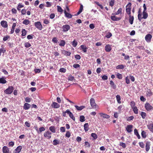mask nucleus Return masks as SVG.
Here are the masks:
<instances>
[{
  "label": "nucleus",
  "instance_id": "37",
  "mask_svg": "<svg viewBox=\"0 0 153 153\" xmlns=\"http://www.w3.org/2000/svg\"><path fill=\"white\" fill-rule=\"evenodd\" d=\"M77 43V42L75 40H74V41L71 42L72 45L74 47H75L76 46Z\"/></svg>",
  "mask_w": 153,
  "mask_h": 153
},
{
  "label": "nucleus",
  "instance_id": "31",
  "mask_svg": "<svg viewBox=\"0 0 153 153\" xmlns=\"http://www.w3.org/2000/svg\"><path fill=\"white\" fill-rule=\"evenodd\" d=\"M22 23L25 25H27L30 23V22L28 19H26L23 21Z\"/></svg>",
  "mask_w": 153,
  "mask_h": 153
},
{
  "label": "nucleus",
  "instance_id": "9",
  "mask_svg": "<svg viewBox=\"0 0 153 153\" xmlns=\"http://www.w3.org/2000/svg\"><path fill=\"white\" fill-rule=\"evenodd\" d=\"M22 149V147L21 146H18L14 151V153H19Z\"/></svg>",
  "mask_w": 153,
  "mask_h": 153
},
{
  "label": "nucleus",
  "instance_id": "45",
  "mask_svg": "<svg viewBox=\"0 0 153 153\" xmlns=\"http://www.w3.org/2000/svg\"><path fill=\"white\" fill-rule=\"evenodd\" d=\"M116 76L117 78L119 79H121L122 78V75L121 74L117 73L116 74Z\"/></svg>",
  "mask_w": 153,
  "mask_h": 153
},
{
  "label": "nucleus",
  "instance_id": "38",
  "mask_svg": "<svg viewBox=\"0 0 153 153\" xmlns=\"http://www.w3.org/2000/svg\"><path fill=\"white\" fill-rule=\"evenodd\" d=\"M116 99L118 103H120L121 102L120 101L121 98L120 96L119 95H117Z\"/></svg>",
  "mask_w": 153,
  "mask_h": 153
},
{
  "label": "nucleus",
  "instance_id": "42",
  "mask_svg": "<svg viewBox=\"0 0 153 153\" xmlns=\"http://www.w3.org/2000/svg\"><path fill=\"white\" fill-rule=\"evenodd\" d=\"M141 135L142 137L145 138L146 137V133L145 131H142L141 132Z\"/></svg>",
  "mask_w": 153,
  "mask_h": 153
},
{
  "label": "nucleus",
  "instance_id": "57",
  "mask_svg": "<svg viewBox=\"0 0 153 153\" xmlns=\"http://www.w3.org/2000/svg\"><path fill=\"white\" fill-rule=\"evenodd\" d=\"M26 12V10L25 9H23L21 10V15H24L25 14Z\"/></svg>",
  "mask_w": 153,
  "mask_h": 153
},
{
  "label": "nucleus",
  "instance_id": "56",
  "mask_svg": "<svg viewBox=\"0 0 153 153\" xmlns=\"http://www.w3.org/2000/svg\"><path fill=\"white\" fill-rule=\"evenodd\" d=\"M85 146L86 147H89L90 146V145L88 141H85Z\"/></svg>",
  "mask_w": 153,
  "mask_h": 153
},
{
  "label": "nucleus",
  "instance_id": "12",
  "mask_svg": "<svg viewBox=\"0 0 153 153\" xmlns=\"http://www.w3.org/2000/svg\"><path fill=\"white\" fill-rule=\"evenodd\" d=\"M51 106L54 108H58L60 107V105L58 103L53 102L51 105Z\"/></svg>",
  "mask_w": 153,
  "mask_h": 153
},
{
  "label": "nucleus",
  "instance_id": "58",
  "mask_svg": "<svg viewBox=\"0 0 153 153\" xmlns=\"http://www.w3.org/2000/svg\"><path fill=\"white\" fill-rule=\"evenodd\" d=\"M120 146H122L123 148H125L126 147V145L125 143H120Z\"/></svg>",
  "mask_w": 153,
  "mask_h": 153
},
{
  "label": "nucleus",
  "instance_id": "19",
  "mask_svg": "<svg viewBox=\"0 0 153 153\" xmlns=\"http://www.w3.org/2000/svg\"><path fill=\"white\" fill-rule=\"evenodd\" d=\"M111 19L114 21H117L120 19L121 18L119 17H117L115 16H111Z\"/></svg>",
  "mask_w": 153,
  "mask_h": 153
},
{
  "label": "nucleus",
  "instance_id": "11",
  "mask_svg": "<svg viewBox=\"0 0 153 153\" xmlns=\"http://www.w3.org/2000/svg\"><path fill=\"white\" fill-rule=\"evenodd\" d=\"M133 128V126L132 125H128L126 127V130L128 133H130L132 131V129Z\"/></svg>",
  "mask_w": 153,
  "mask_h": 153
},
{
  "label": "nucleus",
  "instance_id": "16",
  "mask_svg": "<svg viewBox=\"0 0 153 153\" xmlns=\"http://www.w3.org/2000/svg\"><path fill=\"white\" fill-rule=\"evenodd\" d=\"M30 107V104L26 103L24 105L23 108L24 109L27 110Z\"/></svg>",
  "mask_w": 153,
  "mask_h": 153
},
{
  "label": "nucleus",
  "instance_id": "29",
  "mask_svg": "<svg viewBox=\"0 0 153 153\" xmlns=\"http://www.w3.org/2000/svg\"><path fill=\"white\" fill-rule=\"evenodd\" d=\"M143 17L142 18L143 19H146L148 17V14L146 12L143 11Z\"/></svg>",
  "mask_w": 153,
  "mask_h": 153
},
{
  "label": "nucleus",
  "instance_id": "14",
  "mask_svg": "<svg viewBox=\"0 0 153 153\" xmlns=\"http://www.w3.org/2000/svg\"><path fill=\"white\" fill-rule=\"evenodd\" d=\"M111 50V45H106L105 47V50L106 52H109Z\"/></svg>",
  "mask_w": 153,
  "mask_h": 153
},
{
  "label": "nucleus",
  "instance_id": "52",
  "mask_svg": "<svg viewBox=\"0 0 153 153\" xmlns=\"http://www.w3.org/2000/svg\"><path fill=\"white\" fill-rule=\"evenodd\" d=\"M25 47L28 48L30 47L31 46V45L30 43L27 42L25 43Z\"/></svg>",
  "mask_w": 153,
  "mask_h": 153
},
{
  "label": "nucleus",
  "instance_id": "28",
  "mask_svg": "<svg viewBox=\"0 0 153 153\" xmlns=\"http://www.w3.org/2000/svg\"><path fill=\"white\" fill-rule=\"evenodd\" d=\"M84 129L85 131H88V123H86L84 125Z\"/></svg>",
  "mask_w": 153,
  "mask_h": 153
},
{
  "label": "nucleus",
  "instance_id": "1",
  "mask_svg": "<svg viewBox=\"0 0 153 153\" xmlns=\"http://www.w3.org/2000/svg\"><path fill=\"white\" fill-rule=\"evenodd\" d=\"M14 88L13 86H9L4 91V92L7 94H11L13 92Z\"/></svg>",
  "mask_w": 153,
  "mask_h": 153
},
{
  "label": "nucleus",
  "instance_id": "26",
  "mask_svg": "<svg viewBox=\"0 0 153 153\" xmlns=\"http://www.w3.org/2000/svg\"><path fill=\"white\" fill-rule=\"evenodd\" d=\"M134 134L137 136V138L138 139H140V136L139 135V133L138 132L136 128L134 130Z\"/></svg>",
  "mask_w": 153,
  "mask_h": 153
},
{
  "label": "nucleus",
  "instance_id": "47",
  "mask_svg": "<svg viewBox=\"0 0 153 153\" xmlns=\"http://www.w3.org/2000/svg\"><path fill=\"white\" fill-rule=\"evenodd\" d=\"M131 8L129 7L127 8L126 9V12L128 15L131 14Z\"/></svg>",
  "mask_w": 153,
  "mask_h": 153
},
{
  "label": "nucleus",
  "instance_id": "22",
  "mask_svg": "<svg viewBox=\"0 0 153 153\" xmlns=\"http://www.w3.org/2000/svg\"><path fill=\"white\" fill-rule=\"evenodd\" d=\"M75 107L77 110L81 111L85 107L84 106H79L77 105H75Z\"/></svg>",
  "mask_w": 153,
  "mask_h": 153
},
{
  "label": "nucleus",
  "instance_id": "48",
  "mask_svg": "<svg viewBox=\"0 0 153 153\" xmlns=\"http://www.w3.org/2000/svg\"><path fill=\"white\" fill-rule=\"evenodd\" d=\"M112 36L111 33L110 32H108L105 36V37L107 38H109Z\"/></svg>",
  "mask_w": 153,
  "mask_h": 153
},
{
  "label": "nucleus",
  "instance_id": "53",
  "mask_svg": "<svg viewBox=\"0 0 153 153\" xmlns=\"http://www.w3.org/2000/svg\"><path fill=\"white\" fill-rule=\"evenodd\" d=\"M52 41L54 43H57L58 40L56 37H53L52 39Z\"/></svg>",
  "mask_w": 153,
  "mask_h": 153
},
{
  "label": "nucleus",
  "instance_id": "7",
  "mask_svg": "<svg viewBox=\"0 0 153 153\" xmlns=\"http://www.w3.org/2000/svg\"><path fill=\"white\" fill-rule=\"evenodd\" d=\"M152 37V35L150 34H148L146 36L145 39L147 42H149L151 41Z\"/></svg>",
  "mask_w": 153,
  "mask_h": 153
},
{
  "label": "nucleus",
  "instance_id": "49",
  "mask_svg": "<svg viewBox=\"0 0 153 153\" xmlns=\"http://www.w3.org/2000/svg\"><path fill=\"white\" fill-rule=\"evenodd\" d=\"M110 84L113 86V87L114 88H115L116 87V85H115V84L114 83V82L112 81H110Z\"/></svg>",
  "mask_w": 153,
  "mask_h": 153
},
{
  "label": "nucleus",
  "instance_id": "43",
  "mask_svg": "<svg viewBox=\"0 0 153 153\" xmlns=\"http://www.w3.org/2000/svg\"><path fill=\"white\" fill-rule=\"evenodd\" d=\"M140 115L143 119H145L146 116V113L143 112H141L140 113Z\"/></svg>",
  "mask_w": 153,
  "mask_h": 153
},
{
  "label": "nucleus",
  "instance_id": "35",
  "mask_svg": "<svg viewBox=\"0 0 153 153\" xmlns=\"http://www.w3.org/2000/svg\"><path fill=\"white\" fill-rule=\"evenodd\" d=\"M65 44V41L64 40H61L59 45L61 46H64Z\"/></svg>",
  "mask_w": 153,
  "mask_h": 153
},
{
  "label": "nucleus",
  "instance_id": "33",
  "mask_svg": "<svg viewBox=\"0 0 153 153\" xmlns=\"http://www.w3.org/2000/svg\"><path fill=\"white\" fill-rule=\"evenodd\" d=\"M125 66L123 65H119L116 67V68L117 69H123L124 68Z\"/></svg>",
  "mask_w": 153,
  "mask_h": 153
},
{
  "label": "nucleus",
  "instance_id": "27",
  "mask_svg": "<svg viewBox=\"0 0 153 153\" xmlns=\"http://www.w3.org/2000/svg\"><path fill=\"white\" fill-rule=\"evenodd\" d=\"M16 23H13V25L12 26V28L10 31V33L12 34L14 32V29H15V27L16 26Z\"/></svg>",
  "mask_w": 153,
  "mask_h": 153
},
{
  "label": "nucleus",
  "instance_id": "41",
  "mask_svg": "<svg viewBox=\"0 0 153 153\" xmlns=\"http://www.w3.org/2000/svg\"><path fill=\"white\" fill-rule=\"evenodd\" d=\"M120 112H114V116L115 118H117L118 117V114H120Z\"/></svg>",
  "mask_w": 153,
  "mask_h": 153
},
{
  "label": "nucleus",
  "instance_id": "64",
  "mask_svg": "<svg viewBox=\"0 0 153 153\" xmlns=\"http://www.w3.org/2000/svg\"><path fill=\"white\" fill-rule=\"evenodd\" d=\"M75 58L77 60H79L81 59V56L79 55H76L75 56Z\"/></svg>",
  "mask_w": 153,
  "mask_h": 153
},
{
  "label": "nucleus",
  "instance_id": "17",
  "mask_svg": "<svg viewBox=\"0 0 153 153\" xmlns=\"http://www.w3.org/2000/svg\"><path fill=\"white\" fill-rule=\"evenodd\" d=\"M100 114L101 117H103L104 118L108 119L110 117L109 116L105 114L100 113Z\"/></svg>",
  "mask_w": 153,
  "mask_h": 153
},
{
  "label": "nucleus",
  "instance_id": "40",
  "mask_svg": "<svg viewBox=\"0 0 153 153\" xmlns=\"http://www.w3.org/2000/svg\"><path fill=\"white\" fill-rule=\"evenodd\" d=\"M91 136L95 140L97 139L98 137L97 135L96 134H95L94 133H91Z\"/></svg>",
  "mask_w": 153,
  "mask_h": 153
},
{
  "label": "nucleus",
  "instance_id": "15",
  "mask_svg": "<svg viewBox=\"0 0 153 153\" xmlns=\"http://www.w3.org/2000/svg\"><path fill=\"white\" fill-rule=\"evenodd\" d=\"M148 128L152 132H153V123L149 124L147 125Z\"/></svg>",
  "mask_w": 153,
  "mask_h": 153
},
{
  "label": "nucleus",
  "instance_id": "55",
  "mask_svg": "<svg viewBox=\"0 0 153 153\" xmlns=\"http://www.w3.org/2000/svg\"><path fill=\"white\" fill-rule=\"evenodd\" d=\"M57 10L59 12H62L63 11V10L61 7L59 6H57Z\"/></svg>",
  "mask_w": 153,
  "mask_h": 153
},
{
  "label": "nucleus",
  "instance_id": "30",
  "mask_svg": "<svg viewBox=\"0 0 153 153\" xmlns=\"http://www.w3.org/2000/svg\"><path fill=\"white\" fill-rule=\"evenodd\" d=\"M124 108V106L123 105H121L118 106L117 108V110L118 112H120L121 113V111Z\"/></svg>",
  "mask_w": 153,
  "mask_h": 153
},
{
  "label": "nucleus",
  "instance_id": "32",
  "mask_svg": "<svg viewBox=\"0 0 153 153\" xmlns=\"http://www.w3.org/2000/svg\"><path fill=\"white\" fill-rule=\"evenodd\" d=\"M49 130L53 133L56 132L55 127L54 126H51L49 127Z\"/></svg>",
  "mask_w": 153,
  "mask_h": 153
},
{
  "label": "nucleus",
  "instance_id": "5",
  "mask_svg": "<svg viewBox=\"0 0 153 153\" xmlns=\"http://www.w3.org/2000/svg\"><path fill=\"white\" fill-rule=\"evenodd\" d=\"M70 26L68 25H63L62 27V31L64 32L68 31L70 29Z\"/></svg>",
  "mask_w": 153,
  "mask_h": 153
},
{
  "label": "nucleus",
  "instance_id": "20",
  "mask_svg": "<svg viewBox=\"0 0 153 153\" xmlns=\"http://www.w3.org/2000/svg\"><path fill=\"white\" fill-rule=\"evenodd\" d=\"M7 82L4 77H3L0 78V83L4 84L6 83Z\"/></svg>",
  "mask_w": 153,
  "mask_h": 153
},
{
  "label": "nucleus",
  "instance_id": "3",
  "mask_svg": "<svg viewBox=\"0 0 153 153\" xmlns=\"http://www.w3.org/2000/svg\"><path fill=\"white\" fill-rule=\"evenodd\" d=\"M34 25L39 30H41L43 27L42 26L39 22H37L34 23Z\"/></svg>",
  "mask_w": 153,
  "mask_h": 153
},
{
  "label": "nucleus",
  "instance_id": "6",
  "mask_svg": "<svg viewBox=\"0 0 153 153\" xmlns=\"http://www.w3.org/2000/svg\"><path fill=\"white\" fill-rule=\"evenodd\" d=\"M51 133L49 131H47L46 132H45L44 134V137H45L47 138L48 139H50L51 137Z\"/></svg>",
  "mask_w": 153,
  "mask_h": 153
},
{
  "label": "nucleus",
  "instance_id": "46",
  "mask_svg": "<svg viewBox=\"0 0 153 153\" xmlns=\"http://www.w3.org/2000/svg\"><path fill=\"white\" fill-rule=\"evenodd\" d=\"M140 10H139V11H138V13H139V14H138V19L140 21H141L142 18H143L142 17V14L141 13H140Z\"/></svg>",
  "mask_w": 153,
  "mask_h": 153
},
{
  "label": "nucleus",
  "instance_id": "60",
  "mask_svg": "<svg viewBox=\"0 0 153 153\" xmlns=\"http://www.w3.org/2000/svg\"><path fill=\"white\" fill-rule=\"evenodd\" d=\"M139 145L140 146L141 148H144V145L143 142H140L139 143Z\"/></svg>",
  "mask_w": 153,
  "mask_h": 153
},
{
  "label": "nucleus",
  "instance_id": "10",
  "mask_svg": "<svg viewBox=\"0 0 153 153\" xmlns=\"http://www.w3.org/2000/svg\"><path fill=\"white\" fill-rule=\"evenodd\" d=\"M80 50H82L84 53H86L88 48L85 45H81L80 46Z\"/></svg>",
  "mask_w": 153,
  "mask_h": 153
},
{
  "label": "nucleus",
  "instance_id": "34",
  "mask_svg": "<svg viewBox=\"0 0 153 153\" xmlns=\"http://www.w3.org/2000/svg\"><path fill=\"white\" fill-rule=\"evenodd\" d=\"M27 31L26 30L24 29H22V36H25L27 34Z\"/></svg>",
  "mask_w": 153,
  "mask_h": 153
},
{
  "label": "nucleus",
  "instance_id": "36",
  "mask_svg": "<svg viewBox=\"0 0 153 153\" xmlns=\"http://www.w3.org/2000/svg\"><path fill=\"white\" fill-rule=\"evenodd\" d=\"M133 111L134 112V113L137 114L138 113V109L136 106L134 107L133 108Z\"/></svg>",
  "mask_w": 153,
  "mask_h": 153
},
{
  "label": "nucleus",
  "instance_id": "59",
  "mask_svg": "<svg viewBox=\"0 0 153 153\" xmlns=\"http://www.w3.org/2000/svg\"><path fill=\"white\" fill-rule=\"evenodd\" d=\"M25 100L26 102H30L31 101V99L29 97H27L25 98Z\"/></svg>",
  "mask_w": 153,
  "mask_h": 153
},
{
  "label": "nucleus",
  "instance_id": "54",
  "mask_svg": "<svg viewBox=\"0 0 153 153\" xmlns=\"http://www.w3.org/2000/svg\"><path fill=\"white\" fill-rule=\"evenodd\" d=\"M71 136V133L69 131H67L65 134V136L68 137H69Z\"/></svg>",
  "mask_w": 153,
  "mask_h": 153
},
{
  "label": "nucleus",
  "instance_id": "18",
  "mask_svg": "<svg viewBox=\"0 0 153 153\" xmlns=\"http://www.w3.org/2000/svg\"><path fill=\"white\" fill-rule=\"evenodd\" d=\"M150 144L149 142H146V150L147 152H148L150 149Z\"/></svg>",
  "mask_w": 153,
  "mask_h": 153
},
{
  "label": "nucleus",
  "instance_id": "39",
  "mask_svg": "<svg viewBox=\"0 0 153 153\" xmlns=\"http://www.w3.org/2000/svg\"><path fill=\"white\" fill-rule=\"evenodd\" d=\"M80 121L82 122H83L85 121V117L82 115L81 116L79 117Z\"/></svg>",
  "mask_w": 153,
  "mask_h": 153
},
{
  "label": "nucleus",
  "instance_id": "21",
  "mask_svg": "<svg viewBox=\"0 0 153 153\" xmlns=\"http://www.w3.org/2000/svg\"><path fill=\"white\" fill-rule=\"evenodd\" d=\"M64 13L65 14V16L68 18H71L72 17V15L70 13H69L66 12V10H65Z\"/></svg>",
  "mask_w": 153,
  "mask_h": 153
},
{
  "label": "nucleus",
  "instance_id": "4",
  "mask_svg": "<svg viewBox=\"0 0 153 153\" xmlns=\"http://www.w3.org/2000/svg\"><path fill=\"white\" fill-rule=\"evenodd\" d=\"M145 108L148 111H149L153 109V107L149 103L146 102L145 105Z\"/></svg>",
  "mask_w": 153,
  "mask_h": 153
},
{
  "label": "nucleus",
  "instance_id": "61",
  "mask_svg": "<svg viewBox=\"0 0 153 153\" xmlns=\"http://www.w3.org/2000/svg\"><path fill=\"white\" fill-rule=\"evenodd\" d=\"M114 0H111L109 2V5L111 7H112L114 5Z\"/></svg>",
  "mask_w": 153,
  "mask_h": 153
},
{
  "label": "nucleus",
  "instance_id": "62",
  "mask_svg": "<svg viewBox=\"0 0 153 153\" xmlns=\"http://www.w3.org/2000/svg\"><path fill=\"white\" fill-rule=\"evenodd\" d=\"M43 23L45 24H48L49 23V21L47 19H45L43 21Z\"/></svg>",
  "mask_w": 153,
  "mask_h": 153
},
{
  "label": "nucleus",
  "instance_id": "44",
  "mask_svg": "<svg viewBox=\"0 0 153 153\" xmlns=\"http://www.w3.org/2000/svg\"><path fill=\"white\" fill-rule=\"evenodd\" d=\"M59 143V141L56 139L54 140L53 141V144L54 145H56Z\"/></svg>",
  "mask_w": 153,
  "mask_h": 153
},
{
  "label": "nucleus",
  "instance_id": "13",
  "mask_svg": "<svg viewBox=\"0 0 153 153\" xmlns=\"http://www.w3.org/2000/svg\"><path fill=\"white\" fill-rule=\"evenodd\" d=\"M2 151L3 153H9V150L6 146H4L3 147Z\"/></svg>",
  "mask_w": 153,
  "mask_h": 153
},
{
  "label": "nucleus",
  "instance_id": "25",
  "mask_svg": "<svg viewBox=\"0 0 153 153\" xmlns=\"http://www.w3.org/2000/svg\"><path fill=\"white\" fill-rule=\"evenodd\" d=\"M129 22L132 25L133 23V20H134V17L132 16H131V15L129 16Z\"/></svg>",
  "mask_w": 153,
  "mask_h": 153
},
{
  "label": "nucleus",
  "instance_id": "23",
  "mask_svg": "<svg viewBox=\"0 0 153 153\" xmlns=\"http://www.w3.org/2000/svg\"><path fill=\"white\" fill-rule=\"evenodd\" d=\"M62 53L64 55L67 56H69L71 54V52L65 50L63 51H62Z\"/></svg>",
  "mask_w": 153,
  "mask_h": 153
},
{
  "label": "nucleus",
  "instance_id": "63",
  "mask_svg": "<svg viewBox=\"0 0 153 153\" xmlns=\"http://www.w3.org/2000/svg\"><path fill=\"white\" fill-rule=\"evenodd\" d=\"M66 71V69L64 68H61L59 69V71L61 72L65 73Z\"/></svg>",
  "mask_w": 153,
  "mask_h": 153
},
{
  "label": "nucleus",
  "instance_id": "24",
  "mask_svg": "<svg viewBox=\"0 0 153 153\" xmlns=\"http://www.w3.org/2000/svg\"><path fill=\"white\" fill-rule=\"evenodd\" d=\"M83 9V6L82 4H81L80 8L79 11L77 13L76 15L79 14L82 11Z\"/></svg>",
  "mask_w": 153,
  "mask_h": 153
},
{
  "label": "nucleus",
  "instance_id": "8",
  "mask_svg": "<svg viewBox=\"0 0 153 153\" xmlns=\"http://www.w3.org/2000/svg\"><path fill=\"white\" fill-rule=\"evenodd\" d=\"M1 25L4 28H7L8 27L7 22L5 21H2L0 23Z\"/></svg>",
  "mask_w": 153,
  "mask_h": 153
},
{
  "label": "nucleus",
  "instance_id": "2",
  "mask_svg": "<svg viewBox=\"0 0 153 153\" xmlns=\"http://www.w3.org/2000/svg\"><path fill=\"white\" fill-rule=\"evenodd\" d=\"M90 103L91 106L93 108H96L98 107V106L95 102V100L93 98H91L90 100Z\"/></svg>",
  "mask_w": 153,
  "mask_h": 153
},
{
  "label": "nucleus",
  "instance_id": "51",
  "mask_svg": "<svg viewBox=\"0 0 153 153\" xmlns=\"http://www.w3.org/2000/svg\"><path fill=\"white\" fill-rule=\"evenodd\" d=\"M122 11V9L121 8H120L118 11L116 13L115 15H117L121 13Z\"/></svg>",
  "mask_w": 153,
  "mask_h": 153
},
{
  "label": "nucleus",
  "instance_id": "50",
  "mask_svg": "<svg viewBox=\"0 0 153 153\" xmlns=\"http://www.w3.org/2000/svg\"><path fill=\"white\" fill-rule=\"evenodd\" d=\"M146 94L148 96H150L152 94V93L150 89H149L147 91Z\"/></svg>",
  "mask_w": 153,
  "mask_h": 153
}]
</instances>
